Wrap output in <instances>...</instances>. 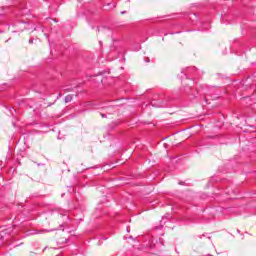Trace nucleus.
Returning a JSON list of instances; mask_svg holds the SVG:
<instances>
[{"instance_id":"f03ea898","label":"nucleus","mask_w":256,"mask_h":256,"mask_svg":"<svg viewBox=\"0 0 256 256\" xmlns=\"http://www.w3.org/2000/svg\"><path fill=\"white\" fill-rule=\"evenodd\" d=\"M71 101H73V96L67 95V96L65 97V103H71Z\"/></svg>"},{"instance_id":"0eeeda50","label":"nucleus","mask_w":256,"mask_h":256,"mask_svg":"<svg viewBox=\"0 0 256 256\" xmlns=\"http://www.w3.org/2000/svg\"><path fill=\"white\" fill-rule=\"evenodd\" d=\"M45 249H47V248H44V250H43V251H45Z\"/></svg>"},{"instance_id":"39448f33","label":"nucleus","mask_w":256,"mask_h":256,"mask_svg":"<svg viewBox=\"0 0 256 256\" xmlns=\"http://www.w3.org/2000/svg\"><path fill=\"white\" fill-rule=\"evenodd\" d=\"M1 163H3L2 161H0V165H1Z\"/></svg>"},{"instance_id":"20e7f679","label":"nucleus","mask_w":256,"mask_h":256,"mask_svg":"<svg viewBox=\"0 0 256 256\" xmlns=\"http://www.w3.org/2000/svg\"><path fill=\"white\" fill-rule=\"evenodd\" d=\"M29 43H33V39H30V40H29Z\"/></svg>"},{"instance_id":"f257e3e1","label":"nucleus","mask_w":256,"mask_h":256,"mask_svg":"<svg viewBox=\"0 0 256 256\" xmlns=\"http://www.w3.org/2000/svg\"><path fill=\"white\" fill-rule=\"evenodd\" d=\"M163 247V242L161 241V239L157 240H153L151 245H150V249L152 250H156V251H161V248Z\"/></svg>"},{"instance_id":"7ed1b4c3","label":"nucleus","mask_w":256,"mask_h":256,"mask_svg":"<svg viewBox=\"0 0 256 256\" xmlns=\"http://www.w3.org/2000/svg\"><path fill=\"white\" fill-rule=\"evenodd\" d=\"M39 231L38 230H30L28 231V235H38Z\"/></svg>"},{"instance_id":"423d86ee","label":"nucleus","mask_w":256,"mask_h":256,"mask_svg":"<svg viewBox=\"0 0 256 256\" xmlns=\"http://www.w3.org/2000/svg\"><path fill=\"white\" fill-rule=\"evenodd\" d=\"M158 107H161V105H158Z\"/></svg>"}]
</instances>
